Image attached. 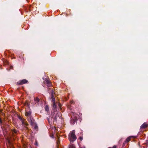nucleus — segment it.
<instances>
[{
  "instance_id": "f257e3e1",
  "label": "nucleus",
  "mask_w": 148,
  "mask_h": 148,
  "mask_svg": "<svg viewBox=\"0 0 148 148\" xmlns=\"http://www.w3.org/2000/svg\"><path fill=\"white\" fill-rule=\"evenodd\" d=\"M75 130H73L69 133V140L70 142L72 143L75 141L77 139L76 136L75 134Z\"/></svg>"
},
{
  "instance_id": "f03ea898",
  "label": "nucleus",
  "mask_w": 148,
  "mask_h": 148,
  "mask_svg": "<svg viewBox=\"0 0 148 148\" xmlns=\"http://www.w3.org/2000/svg\"><path fill=\"white\" fill-rule=\"evenodd\" d=\"M31 112L30 111H27L25 112V115L26 116H27L29 118H30V120H31V125H32L33 124V120L32 118H31Z\"/></svg>"
},
{
  "instance_id": "7ed1b4c3",
  "label": "nucleus",
  "mask_w": 148,
  "mask_h": 148,
  "mask_svg": "<svg viewBox=\"0 0 148 148\" xmlns=\"http://www.w3.org/2000/svg\"><path fill=\"white\" fill-rule=\"evenodd\" d=\"M18 118L20 120L22 123V125L23 126L25 127L27 125V124L26 122L20 116H18Z\"/></svg>"
},
{
  "instance_id": "20e7f679",
  "label": "nucleus",
  "mask_w": 148,
  "mask_h": 148,
  "mask_svg": "<svg viewBox=\"0 0 148 148\" xmlns=\"http://www.w3.org/2000/svg\"><path fill=\"white\" fill-rule=\"evenodd\" d=\"M27 82V80L25 79H23L20 81L19 82H17V85H22L24 84H25Z\"/></svg>"
},
{
  "instance_id": "39448f33",
  "label": "nucleus",
  "mask_w": 148,
  "mask_h": 148,
  "mask_svg": "<svg viewBox=\"0 0 148 148\" xmlns=\"http://www.w3.org/2000/svg\"><path fill=\"white\" fill-rule=\"evenodd\" d=\"M61 116V114L59 112L56 114L55 116L54 119L55 121H56L57 120L60 118Z\"/></svg>"
},
{
  "instance_id": "423d86ee",
  "label": "nucleus",
  "mask_w": 148,
  "mask_h": 148,
  "mask_svg": "<svg viewBox=\"0 0 148 148\" xmlns=\"http://www.w3.org/2000/svg\"><path fill=\"white\" fill-rule=\"evenodd\" d=\"M147 126V124L146 123H143L140 126V128L144 129Z\"/></svg>"
},
{
  "instance_id": "0eeeda50",
  "label": "nucleus",
  "mask_w": 148,
  "mask_h": 148,
  "mask_svg": "<svg viewBox=\"0 0 148 148\" xmlns=\"http://www.w3.org/2000/svg\"><path fill=\"white\" fill-rule=\"evenodd\" d=\"M53 106H52V109L54 110H56V106L55 103H53Z\"/></svg>"
},
{
  "instance_id": "6e6552de",
  "label": "nucleus",
  "mask_w": 148,
  "mask_h": 148,
  "mask_svg": "<svg viewBox=\"0 0 148 148\" xmlns=\"http://www.w3.org/2000/svg\"><path fill=\"white\" fill-rule=\"evenodd\" d=\"M76 121V119H73L71 121V122L73 124H74L75 123Z\"/></svg>"
},
{
  "instance_id": "1a4fd4ad",
  "label": "nucleus",
  "mask_w": 148,
  "mask_h": 148,
  "mask_svg": "<svg viewBox=\"0 0 148 148\" xmlns=\"http://www.w3.org/2000/svg\"><path fill=\"white\" fill-rule=\"evenodd\" d=\"M45 82L47 84V86H51V84H50L49 81L47 79H46Z\"/></svg>"
},
{
  "instance_id": "9d476101",
  "label": "nucleus",
  "mask_w": 148,
  "mask_h": 148,
  "mask_svg": "<svg viewBox=\"0 0 148 148\" xmlns=\"http://www.w3.org/2000/svg\"><path fill=\"white\" fill-rule=\"evenodd\" d=\"M51 99L53 103H55V98L53 95L51 96Z\"/></svg>"
},
{
  "instance_id": "9b49d317",
  "label": "nucleus",
  "mask_w": 148,
  "mask_h": 148,
  "mask_svg": "<svg viewBox=\"0 0 148 148\" xmlns=\"http://www.w3.org/2000/svg\"><path fill=\"white\" fill-rule=\"evenodd\" d=\"M132 136H130L129 137H128L126 140V142H128L130 140V138L131 137H132Z\"/></svg>"
},
{
  "instance_id": "f8f14e48",
  "label": "nucleus",
  "mask_w": 148,
  "mask_h": 148,
  "mask_svg": "<svg viewBox=\"0 0 148 148\" xmlns=\"http://www.w3.org/2000/svg\"><path fill=\"white\" fill-rule=\"evenodd\" d=\"M45 110L47 111H48L49 110V107H48V106H45Z\"/></svg>"
},
{
  "instance_id": "ddd939ff",
  "label": "nucleus",
  "mask_w": 148,
  "mask_h": 148,
  "mask_svg": "<svg viewBox=\"0 0 148 148\" xmlns=\"http://www.w3.org/2000/svg\"><path fill=\"white\" fill-rule=\"evenodd\" d=\"M34 100L36 102H38L39 101V99L37 97L36 99H34Z\"/></svg>"
},
{
  "instance_id": "4468645a",
  "label": "nucleus",
  "mask_w": 148,
  "mask_h": 148,
  "mask_svg": "<svg viewBox=\"0 0 148 148\" xmlns=\"http://www.w3.org/2000/svg\"><path fill=\"white\" fill-rule=\"evenodd\" d=\"M69 148H75V146L73 145H71Z\"/></svg>"
},
{
  "instance_id": "2eb2a0df",
  "label": "nucleus",
  "mask_w": 148,
  "mask_h": 148,
  "mask_svg": "<svg viewBox=\"0 0 148 148\" xmlns=\"http://www.w3.org/2000/svg\"><path fill=\"white\" fill-rule=\"evenodd\" d=\"M37 128V126H36V125H35V126H34V128L35 129H36Z\"/></svg>"
},
{
  "instance_id": "dca6fc26",
  "label": "nucleus",
  "mask_w": 148,
  "mask_h": 148,
  "mask_svg": "<svg viewBox=\"0 0 148 148\" xmlns=\"http://www.w3.org/2000/svg\"><path fill=\"white\" fill-rule=\"evenodd\" d=\"M35 145H36L37 146H38V143H37V142H36L35 143Z\"/></svg>"
},
{
  "instance_id": "f3484780",
  "label": "nucleus",
  "mask_w": 148,
  "mask_h": 148,
  "mask_svg": "<svg viewBox=\"0 0 148 148\" xmlns=\"http://www.w3.org/2000/svg\"><path fill=\"white\" fill-rule=\"evenodd\" d=\"M108 148H116V147L115 146H114L112 147H110Z\"/></svg>"
},
{
  "instance_id": "a211bd4d",
  "label": "nucleus",
  "mask_w": 148,
  "mask_h": 148,
  "mask_svg": "<svg viewBox=\"0 0 148 148\" xmlns=\"http://www.w3.org/2000/svg\"><path fill=\"white\" fill-rule=\"evenodd\" d=\"M79 139L81 140H82V139H83V138H82V137H80L79 138Z\"/></svg>"
},
{
  "instance_id": "6ab92c4d",
  "label": "nucleus",
  "mask_w": 148,
  "mask_h": 148,
  "mask_svg": "<svg viewBox=\"0 0 148 148\" xmlns=\"http://www.w3.org/2000/svg\"><path fill=\"white\" fill-rule=\"evenodd\" d=\"M52 129L53 130H54V131H55L56 129H55V127H53L52 128Z\"/></svg>"
},
{
  "instance_id": "aec40b11",
  "label": "nucleus",
  "mask_w": 148,
  "mask_h": 148,
  "mask_svg": "<svg viewBox=\"0 0 148 148\" xmlns=\"http://www.w3.org/2000/svg\"><path fill=\"white\" fill-rule=\"evenodd\" d=\"M2 123V121L1 119L0 118V123Z\"/></svg>"
},
{
  "instance_id": "412c9836",
  "label": "nucleus",
  "mask_w": 148,
  "mask_h": 148,
  "mask_svg": "<svg viewBox=\"0 0 148 148\" xmlns=\"http://www.w3.org/2000/svg\"><path fill=\"white\" fill-rule=\"evenodd\" d=\"M58 105L59 106H60V105L59 104H58Z\"/></svg>"
},
{
  "instance_id": "4be33fe9",
  "label": "nucleus",
  "mask_w": 148,
  "mask_h": 148,
  "mask_svg": "<svg viewBox=\"0 0 148 148\" xmlns=\"http://www.w3.org/2000/svg\"><path fill=\"white\" fill-rule=\"evenodd\" d=\"M14 132H16L15 131H14Z\"/></svg>"
}]
</instances>
